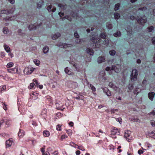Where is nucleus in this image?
<instances>
[{
	"instance_id": "nucleus-38",
	"label": "nucleus",
	"mask_w": 155,
	"mask_h": 155,
	"mask_svg": "<svg viewBox=\"0 0 155 155\" xmlns=\"http://www.w3.org/2000/svg\"><path fill=\"white\" fill-rule=\"evenodd\" d=\"M140 90L139 89L136 88L135 89L134 93V94H137L140 92Z\"/></svg>"
},
{
	"instance_id": "nucleus-40",
	"label": "nucleus",
	"mask_w": 155,
	"mask_h": 155,
	"mask_svg": "<svg viewBox=\"0 0 155 155\" xmlns=\"http://www.w3.org/2000/svg\"><path fill=\"white\" fill-rule=\"evenodd\" d=\"M109 86L112 88H113L115 86V85L112 82H110L109 83Z\"/></svg>"
},
{
	"instance_id": "nucleus-34",
	"label": "nucleus",
	"mask_w": 155,
	"mask_h": 155,
	"mask_svg": "<svg viewBox=\"0 0 155 155\" xmlns=\"http://www.w3.org/2000/svg\"><path fill=\"white\" fill-rule=\"evenodd\" d=\"M116 52L114 50H112L109 51V53L111 55L114 56Z\"/></svg>"
},
{
	"instance_id": "nucleus-27",
	"label": "nucleus",
	"mask_w": 155,
	"mask_h": 155,
	"mask_svg": "<svg viewBox=\"0 0 155 155\" xmlns=\"http://www.w3.org/2000/svg\"><path fill=\"white\" fill-rule=\"evenodd\" d=\"M34 63L37 66H38L40 63L39 60L38 59H34L33 61Z\"/></svg>"
},
{
	"instance_id": "nucleus-31",
	"label": "nucleus",
	"mask_w": 155,
	"mask_h": 155,
	"mask_svg": "<svg viewBox=\"0 0 155 155\" xmlns=\"http://www.w3.org/2000/svg\"><path fill=\"white\" fill-rule=\"evenodd\" d=\"M114 15L115 18L116 19H118L120 17V15L118 13H115L114 14Z\"/></svg>"
},
{
	"instance_id": "nucleus-37",
	"label": "nucleus",
	"mask_w": 155,
	"mask_h": 155,
	"mask_svg": "<svg viewBox=\"0 0 155 155\" xmlns=\"http://www.w3.org/2000/svg\"><path fill=\"white\" fill-rule=\"evenodd\" d=\"M121 35L120 32V31L117 32L116 33H115L114 34V36L115 37H117V36H120Z\"/></svg>"
},
{
	"instance_id": "nucleus-46",
	"label": "nucleus",
	"mask_w": 155,
	"mask_h": 155,
	"mask_svg": "<svg viewBox=\"0 0 155 155\" xmlns=\"http://www.w3.org/2000/svg\"><path fill=\"white\" fill-rule=\"evenodd\" d=\"M71 64L73 65V66L75 67V68L76 69V71H78V70L77 68L76 65L75 64L74 62H72Z\"/></svg>"
},
{
	"instance_id": "nucleus-23",
	"label": "nucleus",
	"mask_w": 155,
	"mask_h": 155,
	"mask_svg": "<svg viewBox=\"0 0 155 155\" xmlns=\"http://www.w3.org/2000/svg\"><path fill=\"white\" fill-rule=\"evenodd\" d=\"M58 6L61 9H66L67 6L64 3H62L58 4Z\"/></svg>"
},
{
	"instance_id": "nucleus-22",
	"label": "nucleus",
	"mask_w": 155,
	"mask_h": 155,
	"mask_svg": "<svg viewBox=\"0 0 155 155\" xmlns=\"http://www.w3.org/2000/svg\"><path fill=\"white\" fill-rule=\"evenodd\" d=\"M4 47L5 49L7 52H9L10 51V48L9 46L8 45L4 44Z\"/></svg>"
},
{
	"instance_id": "nucleus-28",
	"label": "nucleus",
	"mask_w": 155,
	"mask_h": 155,
	"mask_svg": "<svg viewBox=\"0 0 155 155\" xmlns=\"http://www.w3.org/2000/svg\"><path fill=\"white\" fill-rule=\"evenodd\" d=\"M14 63L13 62H9L6 65L7 68H10L13 66Z\"/></svg>"
},
{
	"instance_id": "nucleus-7",
	"label": "nucleus",
	"mask_w": 155,
	"mask_h": 155,
	"mask_svg": "<svg viewBox=\"0 0 155 155\" xmlns=\"http://www.w3.org/2000/svg\"><path fill=\"white\" fill-rule=\"evenodd\" d=\"M57 46L60 47L61 48H66L68 47H70L72 46L71 45L68 44L66 43H58L57 44Z\"/></svg>"
},
{
	"instance_id": "nucleus-30",
	"label": "nucleus",
	"mask_w": 155,
	"mask_h": 155,
	"mask_svg": "<svg viewBox=\"0 0 155 155\" xmlns=\"http://www.w3.org/2000/svg\"><path fill=\"white\" fill-rule=\"evenodd\" d=\"M3 32L4 34H6L9 32V30L6 27L4 28L3 29Z\"/></svg>"
},
{
	"instance_id": "nucleus-2",
	"label": "nucleus",
	"mask_w": 155,
	"mask_h": 155,
	"mask_svg": "<svg viewBox=\"0 0 155 155\" xmlns=\"http://www.w3.org/2000/svg\"><path fill=\"white\" fill-rule=\"evenodd\" d=\"M138 74V72L136 69L133 70L130 75L131 80V81H134L137 80V78Z\"/></svg>"
},
{
	"instance_id": "nucleus-9",
	"label": "nucleus",
	"mask_w": 155,
	"mask_h": 155,
	"mask_svg": "<svg viewBox=\"0 0 155 155\" xmlns=\"http://www.w3.org/2000/svg\"><path fill=\"white\" fill-rule=\"evenodd\" d=\"M137 22L141 25H143L147 21V18L145 16H143L140 19L137 18Z\"/></svg>"
},
{
	"instance_id": "nucleus-36",
	"label": "nucleus",
	"mask_w": 155,
	"mask_h": 155,
	"mask_svg": "<svg viewBox=\"0 0 155 155\" xmlns=\"http://www.w3.org/2000/svg\"><path fill=\"white\" fill-rule=\"evenodd\" d=\"M101 88L102 89V90H103L105 94L108 91H109L108 89L106 87H101Z\"/></svg>"
},
{
	"instance_id": "nucleus-42",
	"label": "nucleus",
	"mask_w": 155,
	"mask_h": 155,
	"mask_svg": "<svg viewBox=\"0 0 155 155\" xmlns=\"http://www.w3.org/2000/svg\"><path fill=\"white\" fill-rule=\"evenodd\" d=\"M78 149L82 151H84L85 150L83 147L82 146H78Z\"/></svg>"
},
{
	"instance_id": "nucleus-17",
	"label": "nucleus",
	"mask_w": 155,
	"mask_h": 155,
	"mask_svg": "<svg viewBox=\"0 0 155 155\" xmlns=\"http://www.w3.org/2000/svg\"><path fill=\"white\" fill-rule=\"evenodd\" d=\"M38 27V26H36L34 25L31 24L28 26V28L30 30H33L36 29Z\"/></svg>"
},
{
	"instance_id": "nucleus-20",
	"label": "nucleus",
	"mask_w": 155,
	"mask_h": 155,
	"mask_svg": "<svg viewBox=\"0 0 155 155\" xmlns=\"http://www.w3.org/2000/svg\"><path fill=\"white\" fill-rule=\"evenodd\" d=\"M18 134L19 137H22L25 135L24 131L23 130L20 129L19 130Z\"/></svg>"
},
{
	"instance_id": "nucleus-53",
	"label": "nucleus",
	"mask_w": 155,
	"mask_h": 155,
	"mask_svg": "<svg viewBox=\"0 0 155 155\" xmlns=\"http://www.w3.org/2000/svg\"><path fill=\"white\" fill-rule=\"evenodd\" d=\"M113 88L114 89V90L117 91H120V88L116 87L115 86H114V87Z\"/></svg>"
},
{
	"instance_id": "nucleus-43",
	"label": "nucleus",
	"mask_w": 155,
	"mask_h": 155,
	"mask_svg": "<svg viewBox=\"0 0 155 155\" xmlns=\"http://www.w3.org/2000/svg\"><path fill=\"white\" fill-rule=\"evenodd\" d=\"M106 26L109 29H111L112 28V25L111 24H106Z\"/></svg>"
},
{
	"instance_id": "nucleus-18",
	"label": "nucleus",
	"mask_w": 155,
	"mask_h": 155,
	"mask_svg": "<svg viewBox=\"0 0 155 155\" xmlns=\"http://www.w3.org/2000/svg\"><path fill=\"white\" fill-rule=\"evenodd\" d=\"M88 87L89 88H90L92 90L93 93L95 95V94L94 93L96 91V88L95 87L91 84H89Z\"/></svg>"
},
{
	"instance_id": "nucleus-64",
	"label": "nucleus",
	"mask_w": 155,
	"mask_h": 155,
	"mask_svg": "<svg viewBox=\"0 0 155 155\" xmlns=\"http://www.w3.org/2000/svg\"><path fill=\"white\" fill-rule=\"evenodd\" d=\"M42 155H50L49 153L48 152L44 153H42Z\"/></svg>"
},
{
	"instance_id": "nucleus-32",
	"label": "nucleus",
	"mask_w": 155,
	"mask_h": 155,
	"mask_svg": "<svg viewBox=\"0 0 155 155\" xmlns=\"http://www.w3.org/2000/svg\"><path fill=\"white\" fill-rule=\"evenodd\" d=\"M68 137V136L65 134L61 135V140L62 141L64 139Z\"/></svg>"
},
{
	"instance_id": "nucleus-13",
	"label": "nucleus",
	"mask_w": 155,
	"mask_h": 155,
	"mask_svg": "<svg viewBox=\"0 0 155 155\" xmlns=\"http://www.w3.org/2000/svg\"><path fill=\"white\" fill-rule=\"evenodd\" d=\"M47 111L46 108H44L41 111V115L45 120H46Z\"/></svg>"
},
{
	"instance_id": "nucleus-52",
	"label": "nucleus",
	"mask_w": 155,
	"mask_h": 155,
	"mask_svg": "<svg viewBox=\"0 0 155 155\" xmlns=\"http://www.w3.org/2000/svg\"><path fill=\"white\" fill-rule=\"evenodd\" d=\"M106 94L108 96H110L111 95V93L110 91H108L106 93Z\"/></svg>"
},
{
	"instance_id": "nucleus-33",
	"label": "nucleus",
	"mask_w": 155,
	"mask_h": 155,
	"mask_svg": "<svg viewBox=\"0 0 155 155\" xmlns=\"http://www.w3.org/2000/svg\"><path fill=\"white\" fill-rule=\"evenodd\" d=\"M104 44L107 45L109 43V40L108 39L105 38L104 40L103 41Z\"/></svg>"
},
{
	"instance_id": "nucleus-47",
	"label": "nucleus",
	"mask_w": 155,
	"mask_h": 155,
	"mask_svg": "<svg viewBox=\"0 0 155 155\" xmlns=\"http://www.w3.org/2000/svg\"><path fill=\"white\" fill-rule=\"evenodd\" d=\"M0 88H1L2 89V91L5 90L6 89V86L5 85H4L2 87H1Z\"/></svg>"
},
{
	"instance_id": "nucleus-10",
	"label": "nucleus",
	"mask_w": 155,
	"mask_h": 155,
	"mask_svg": "<svg viewBox=\"0 0 155 155\" xmlns=\"http://www.w3.org/2000/svg\"><path fill=\"white\" fill-rule=\"evenodd\" d=\"M13 143L12 138H10L6 142V145L7 147H11Z\"/></svg>"
},
{
	"instance_id": "nucleus-8",
	"label": "nucleus",
	"mask_w": 155,
	"mask_h": 155,
	"mask_svg": "<svg viewBox=\"0 0 155 155\" xmlns=\"http://www.w3.org/2000/svg\"><path fill=\"white\" fill-rule=\"evenodd\" d=\"M111 69L112 70H114L117 73H118L121 70V66L119 65H113Z\"/></svg>"
},
{
	"instance_id": "nucleus-54",
	"label": "nucleus",
	"mask_w": 155,
	"mask_h": 155,
	"mask_svg": "<svg viewBox=\"0 0 155 155\" xmlns=\"http://www.w3.org/2000/svg\"><path fill=\"white\" fill-rule=\"evenodd\" d=\"M146 9H147V8H146V7H143V8H139L138 9V10H139L143 11V10H146Z\"/></svg>"
},
{
	"instance_id": "nucleus-15",
	"label": "nucleus",
	"mask_w": 155,
	"mask_h": 155,
	"mask_svg": "<svg viewBox=\"0 0 155 155\" xmlns=\"http://www.w3.org/2000/svg\"><path fill=\"white\" fill-rule=\"evenodd\" d=\"M64 71L65 73L69 75H73L74 74L69 69L68 67L65 68Z\"/></svg>"
},
{
	"instance_id": "nucleus-4",
	"label": "nucleus",
	"mask_w": 155,
	"mask_h": 155,
	"mask_svg": "<svg viewBox=\"0 0 155 155\" xmlns=\"http://www.w3.org/2000/svg\"><path fill=\"white\" fill-rule=\"evenodd\" d=\"M35 69L31 66H28L25 68L24 70V73L26 74H31Z\"/></svg>"
},
{
	"instance_id": "nucleus-62",
	"label": "nucleus",
	"mask_w": 155,
	"mask_h": 155,
	"mask_svg": "<svg viewBox=\"0 0 155 155\" xmlns=\"http://www.w3.org/2000/svg\"><path fill=\"white\" fill-rule=\"evenodd\" d=\"M147 83V81L146 80H144L142 82V84L144 85L146 84Z\"/></svg>"
},
{
	"instance_id": "nucleus-51",
	"label": "nucleus",
	"mask_w": 155,
	"mask_h": 155,
	"mask_svg": "<svg viewBox=\"0 0 155 155\" xmlns=\"http://www.w3.org/2000/svg\"><path fill=\"white\" fill-rule=\"evenodd\" d=\"M116 120L117 121H118L120 123L122 122V119L121 118H118L116 119Z\"/></svg>"
},
{
	"instance_id": "nucleus-44",
	"label": "nucleus",
	"mask_w": 155,
	"mask_h": 155,
	"mask_svg": "<svg viewBox=\"0 0 155 155\" xmlns=\"http://www.w3.org/2000/svg\"><path fill=\"white\" fill-rule=\"evenodd\" d=\"M56 129L57 130L60 131L61 130V126L60 125H58L56 126Z\"/></svg>"
},
{
	"instance_id": "nucleus-56",
	"label": "nucleus",
	"mask_w": 155,
	"mask_h": 155,
	"mask_svg": "<svg viewBox=\"0 0 155 155\" xmlns=\"http://www.w3.org/2000/svg\"><path fill=\"white\" fill-rule=\"evenodd\" d=\"M47 99L48 100V101H49L50 103H51V102L52 101L51 98L50 96L47 97Z\"/></svg>"
},
{
	"instance_id": "nucleus-57",
	"label": "nucleus",
	"mask_w": 155,
	"mask_h": 155,
	"mask_svg": "<svg viewBox=\"0 0 155 155\" xmlns=\"http://www.w3.org/2000/svg\"><path fill=\"white\" fill-rule=\"evenodd\" d=\"M143 153V151H142V150H138V153L140 154V155L141 154Z\"/></svg>"
},
{
	"instance_id": "nucleus-21",
	"label": "nucleus",
	"mask_w": 155,
	"mask_h": 155,
	"mask_svg": "<svg viewBox=\"0 0 155 155\" xmlns=\"http://www.w3.org/2000/svg\"><path fill=\"white\" fill-rule=\"evenodd\" d=\"M61 35L59 33H57L52 36V38L54 40H55L59 37Z\"/></svg>"
},
{
	"instance_id": "nucleus-61",
	"label": "nucleus",
	"mask_w": 155,
	"mask_h": 155,
	"mask_svg": "<svg viewBox=\"0 0 155 155\" xmlns=\"http://www.w3.org/2000/svg\"><path fill=\"white\" fill-rule=\"evenodd\" d=\"M117 109H112L110 111L111 113H115V111H117Z\"/></svg>"
},
{
	"instance_id": "nucleus-6",
	"label": "nucleus",
	"mask_w": 155,
	"mask_h": 155,
	"mask_svg": "<svg viewBox=\"0 0 155 155\" xmlns=\"http://www.w3.org/2000/svg\"><path fill=\"white\" fill-rule=\"evenodd\" d=\"M131 133V132L128 130H127L125 132L124 137L128 142H130L131 140V137H130Z\"/></svg>"
},
{
	"instance_id": "nucleus-19",
	"label": "nucleus",
	"mask_w": 155,
	"mask_h": 155,
	"mask_svg": "<svg viewBox=\"0 0 155 155\" xmlns=\"http://www.w3.org/2000/svg\"><path fill=\"white\" fill-rule=\"evenodd\" d=\"M87 53L89 54L90 55H93V54L94 52L93 51L92 49L90 48H87L86 49Z\"/></svg>"
},
{
	"instance_id": "nucleus-45",
	"label": "nucleus",
	"mask_w": 155,
	"mask_h": 155,
	"mask_svg": "<svg viewBox=\"0 0 155 155\" xmlns=\"http://www.w3.org/2000/svg\"><path fill=\"white\" fill-rule=\"evenodd\" d=\"M1 57L2 58H3L5 55V53L4 52H1L0 53Z\"/></svg>"
},
{
	"instance_id": "nucleus-3",
	"label": "nucleus",
	"mask_w": 155,
	"mask_h": 155,
	"mask_svg": "<svg viewBox=\"0 0 155 155\" xmlns=\"http://www.w3.org/2000/svg\"><path fill=\"white\" fill-rule=\"evenodd\" d=\"M120 134V131L116 128H114L111 132V137L114 138H116V135Z\"/></svg>"
},
{
	"instance_id": "nucleus-48",
	"label": "nucleus",
	"mask_w": 155,
	"mask_h": 155,
	"mask_svg": "<svg viewBox=\"0 0 155 155\" xmlns=\"http://www.w3.org/2000/svg\"><path fill=\"white\" fill-rule=\"evenodd\" d=\"M154 28L153 26H151L150 27H149L148 28V29H149V32H151L153 30Z\"/></svg>"
},
{
	"instance_id": "nucleus-50",
	"label": "nucleus",
	"mask_w": 155,
	"mask_h": 155,
	"mask_svg": "<svg viewBox=\"0 0 155 155\" xmlns=\"http://www.w3.org/2000/svg\"><path fill=\"white\" fill-rule=\"evenodd\" d=\"M74 36L76 38H79V36L78 34L77 33V31L75 32L74 33Z\"/></svg>"
},
{
	"instance_id": "nucleus-59",
	"label": "nucleus",
	"mask_w": 155,
	"mask_h": 155,
	"mask_svg": "<svg viewBox=\"0 0 155 155\" xmlns=\"http://www.w3.org/2000/svg\"><path fill=\"white\" fill-rule=\"evenodd\" d=\"M134 121H136L137 122H140V120L138 118H134Z\"/></svg>"
},
{
	"instance_id": "nucleus-1",
	"label": "nucleus",
	"mask_w": 155,
	"mask_h": 155,
	"mask_svg": "<svg viewBox=\"0 0 155 155\" xmlns=\"http://www.w3.org/2000/svg\"><path fill=\"white\" fill-rule=\"evenodd\" d=\"M106 37V36L104 33H102L99 37V38H97V37H96L95 38L93 36V35H92V37L91 39V40L93 42L95 43V47L97 48L99 47L100 46V45L98 44V43H99L100 42V37L101 38H102L104 39Z\"/></svg>"
},
{
	"instance_id": "nucleus-60",
	"label": "nucleus",
	"mask_w": 155,
	"mask_h": 155,
	"mask_svg": "<svg viewBox=\"0 0 155 155\" xmlns=\"http://www.w3.org/2000/svg\"><path fill=\"white\" fill-rule=\"evenodd\" d=\"M33 81L36 84L38 85L39 84V83H38V81L36 79H34Z\"/></svg>"
},
{
	"instance_id": "nucleus-58",
	"label": "nucleus",
	"mask_w": 155,
	"mask_h": 155,
	"mask_svg": "<svg viewBox=\"0 0 155 155\" xmlns=\"http://www.w3.org/2000/svg\"><path fill=\"white\" fill-rule=\"evenodd\" d=\"M111 68L110 67H107L106 68V71H109L110 70H112L111 69Z\"/></svg>"
},
{
	"instance_id": "nucleus-63",
	"label": "nucleus",
	"mask_w": 155,
	"mask_h": 155,
	"mask_svg": "<svg viewBox=\"0 0 155 155\" xmlns=\"http://www.w3.org/2000/svg\"><path fill=\"white\" fill-rule=\"evenodd\" d=\"M152 43L154 44H155V37H153L152 40Z\"/></svg>"
},
{
	"instance_id": "nucleus-25",
	"label": "nucleus",
	"mask_w": 155,
	"mask_h": 155,
	"mask_svg": "<svg viewBox=\"0 0 155 155\" xmlns=\"http://www.w3.org/2000/svg\"><path fill=\"white\" fill-rule=\"evenodd\" d=\"M43 52L45 54H46L48 52L49 48L47 46H45L44 47L43 49Z\"/></svg>"
},
{
	"instance_id": "nucleus-29",
	"label": "nucleus",
	"mask_w": 155,
	"mask_h": 155,
	"mask_svg": "<svg viewBox=\"0 0 155 155\" xmlns=\"http://www.w3.org/2000/svg\"><path fill=\"white\" fill-rule=\"evenodd\" d=\"M35 84L34 83H31L30 84V85L28 86V88L31 89L32 88H35Z\"/></svg>"
},
{
	"instance_id": "nucleus-5",
	"label": "nucleus",
	"mask_w": 155,
	"mask_h": 155,
	"mask_svg": "<svg viewBox=\"0 0 155 155\" xmlns=\"http://www.w3.org/2000/svg\"><path fill=\"white\" fill-rule=\"evenodd\" d=\"M55 105L56 107L58 110H63L64 108L63 107L64 105L59 101L56 100Z\"/></svg>"
},
{
	"instance_id": "nucleus-24",
	"label": "nucleus",
	"mask_w": 155,
	"mask_h": 155,
	"mask_svg": "<svg viewBox=\"0 0 155 155\" xmlns=\"http://www.w3.org/2000/svg\"><path fill=\"white\" fill-rule=\"evenodd\" d=\"M43 134L44 136L45 137H48L50 135L49 131L47 130H45L43 132Z\"/></svg>"
},
{
	"instance_id": "nucleus-49",
	"label": "nucleus",
	"mask_w": 155,
	"mask_h": 155,
	"mask_svg": "<svg viewBox=\"0 0 155 155\" xmlns=\"http://www.w3.org/2000/svg\"><path fill=\"white\" fill-rule=\"evenodd\" d=\"M126 31H127V32L128 33V35H129L130 34H131L132 32V31L131 30V29H130V30H129L128 28H127V29L126 30Z\"/></svg>"
},
{
	"instance_id": "nucleus-12",
	"label": "nucleus",
	"mask_w": 155,
	"mask_h": 155,
	"mask_svg": "<svg viewBox=\"0 0 155 155\" xmlns=\"http://www.w3.org/2000/svg\"><path fill=\"white\" fill-rule=\"evenodd\" d=\"M7 71L9 73H16L18 71V68L15 67L13 68L7 69Z\"/></svg>"
},
{
	"instance_id": "nucleus-39",
	"label": "nucleus",
	"mask_w": 155,
	"mask_h": 155,
	"mask_svg": "<svg viewBox=\"0 0 155 155\" xmlns=\"http://www.w3.org/2000/svg\"><path fill=\"white\" fill-rule=\"evenodd\" d=\"M120 7V4H116L115 6V8L114 10L115 11H117L118 10L119 8Z\"/></svg>"
},
{
	"instance_id": "nucleus-14",
	"label": "nucleus",
	"mask_w": 155,
	"mask_h": 155,
	"mask_svg": "<svg viewBox=\"0 0 155 155\" xmlns=\"http://www.w3.org/2000/svg\"><path fill=\"white\" fill-rule=\"evenodd\" d=\"M105 61L104 57H100L97 59V62L98 63H101L104 62Z\"/></svg>"
},
{
	"instance_id": "nucleus-35",
	"label": "nucleus",
	"mask_w": 155,
	"mask_h": 155,
	"mask_svg": "<svg viewBox=\"0 0 155 155\" xmlns=\"http://www.w3.org/2000/svg\"><path fill=\"white\" fill-rule=\"evenodd\" d=\"M67 134L69 136H71L72 135V131L71 130H68L67 131Z\"/></svg>"
},
{
	"instance_id": "nucleus-16",
	"label": "nucleus",
	"mask_w": 155,
	"mask_h": 155,
	"mask_svg": "<svg viewBox=\"0 0 155 155\" xmlns=\"http://www.w3.org/2000/svg\"><path fill=\"white\" fill-rule=\"evenodd\" d=\"M154 95L155 93L154 92H150L148 93L149 98L151 101L153 100Z\"/></svg>"
},
{
	"instance_id": "nucleus-26",
	"label": "nucleus",
	"mask_w": 155,
	"mask_h": 155,
	"mask_svg": "<svg viewBox=\"0 0 155 155\" xmlns=\"http://www.w3.org/2000/svg\"><path fill=\"white\" fill-rule=\"evenodd\" d=\"M0 13L1 14H8L10 13L9 11L3 10H1Z\"/></svg>"
},
{
	"instance_id": "nucleus-55",
	"label": "nucleus",
	"mask_w": 155,
	"mask_h": 155,
	"mask_svg": "<svg viewBox=\"0 0 155 155\" xmlns=\"http://www.w3.org/2000/svg\"><path fill=\"white\" fill-rule=\"evenodd\" d=\"M150 124L152 126L155 127V121L154 120L151 121Z\"/></svg>"
},
{
	"instance_id": "nucleus-11",
	"label": "nucleus",
	"mask_w": 155,
	"mask_h": 155,
	"mask_svg": "<svg viewBox=\"0 0 155 155\" xmlns=\"http://www.w3.org/2000/svg\"><path fill=\"white\" fill-rule=\"evenodd\" d=\"M47 9L48 12H54L56 10V8L55 7H52V6L51 5H48L47 7Z\"/></svg>"
},
{
	"instance_id": "nucleus-41",
	"label": "nucleus",
	"mask_w": 155,
	"mask_h": 155,
	"mask_svg": "<svg viewBox=\"0 0 155 155\" xmlns=\"http://www.w3.org/2000/svg\"><path fill=\"white\" fill-rule=\"evenodd\" d=\"M2 105L3 106V109L5 110H7V105L5 104V102H3Z\"/></svg>"
}]
</instances>
